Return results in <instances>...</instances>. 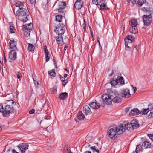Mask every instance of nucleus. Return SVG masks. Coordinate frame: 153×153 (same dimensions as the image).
Wrapping results in <instances>:
<instances>
[{"label": "nucleus", "instance_id": "20", "mask_svg": "<svg viewBox=\"0 0 153 153\" xmlns=\"http://www.w3.org/2000/svg\"><path fill=\"white\" fill-rule=\"evenodd\" d=\"M134 37L131 35H128L127 37L125 39V41L126 43H131L134 40Z\"/></svg>", "mask_w": 153, "mask_h": 153}, {"label": "nucleus", "instance_id": "30", "mask_svg": "<svg viewBox=\"0 0 153 153\" xmlns=\"http://www.w3.org/2000/svg\"><path fill=\"white\" fill-rule=\"evenodd\" d=\"M32 24L30 23L27 24H26L23 26L25 30H32Z\"/></svg>", "mask_w": 153, "mask_h": 153}, {"label": "nucleus", "instance_id": "28", "mask_svg": "<svg viewBox=\"0 0 153 153\" xmlns=\"http://www.w3.org/2000/svg\"><path fill=\"white\" fill-rule=\"evenodd\" d=\"M129 23L131 27H137V20L136 19H131V20L129 21Z\"/></svg>", "mask_w": 153, "mask_h": 153}, {"label": "nucleus", "instance_id": "45", "mask_svg": "<svg viewBox=\"0 0 153 153\" xmlns=\"http://www.w3.org/2000/svg\"><path fill=\"white\" fill-rule=\"evenodd\" d=\"M4 107L1 103H0V112H2L3 114Z\"/></svg>", "mask_w": 153, "mask_h": 153}, {"label": "nucleus", "instance_id": "8", "mask_svg": "<svg viewBox=\"0 0 153 153\" xmlns=\"http://www.w3.org/2000/svg\"><path fill=\"white\" fill-rule=\"evenodd\" d=\"M9 45L10 49L12 50H18L16 47L17 43L14 39L10 40Z\"/></svg>", "mask_w": 153, "mask_h": 153}, {"label": "nucleus", "instance_id": "43", "mask_svg": "<svg viewBox=\"0 0 153 153\" xmlns=\"http://www.w3.org/2000/svg\"><path fill=\"white\" fill-rule=\"evenodd\" d=\"M9 29L10 32L12 33H14L15 31V29L13 26H10L9 27Z\"/></svg>", "mask_w": 153, "mask_h": 153}, {"label": "nucleus", "instance_id": "37", "mask_svg": "<svg viewBox=\"0 0 153 153\" xmlns=\"http://www.w3.org/2000/svg\"><path fill=\"white\" fill-rule=\"evenodd\" d=\"M27 44L28 45V48L29 50L31 51H34V47L33 45L30 43H28Z\"/></svg>", "mask_w": 153, "mask_h": 153}, {"label": "nucleus", "instance_id": "51", "mask_svg": "<svg viewBox=\"0 0 153 153\" xmlns=\"http://www.w3.org/2000/svg\"><path fill=\"white\" fill-rule=\"evenodd\" d=\"M138 0H131V1H132V3L133 4H136L137 3Z\"/></svg>", "mask_w": 153, "mask_h": 153}, {"label": "nucleus", "instance_id": "59", "mask_svg": "<svg viewBox=\"0 0 153 153\" xmlns=\"http://www.w3.org/2000/svg\"><path fill=\"white\" fill-rule=\"evenodd\" d=\"M12 153H19L18 152H16L14 149H13L12 151Z\"/></svg>", "mask_w": 153, "mask_h": 153}, {"label": "nucleus", "instance_id": "33", "mask_svg": "<svg viewBox=\"0 0 153 153\" xmlns=\"http://www.w3.org/2000/svg\"><path fill=\"white\" fill-rule=\"evenodd\" d=\"M117 82L118 83L119 82L120 84H123L124 83V80L122 76H118L117 77Z\"/></svg>", "mask_w": 153, "mask_h": 153}, {"label": "nucleus", "instance_id": "41", "mask_svg": "<svg viewBox=\"0 0 153 153\" xmlns=\"http://www.w3.org/2000/svg\"><path fill=\"white\" fill-rule=\"evenodd\" d=\"M63 152L64 153H68L71 152L68 147H65L63 149Z\"/></svg>", "mask_w": 153, "mask_h": 153}, {"label": "nucleus", "instance_id": "5", "mask_svg": "<svg viewBox=\"0 0 153 153\" xmlns=\"http://www.w3.org/2000/svg\"><path fill=\"white\" fill-rule=\"evenodd\" d=\"M59 26L56 28L55 31L58 34L59 36H62L65 32L64 27L65 26V24H59Z\"/></svg>", "mask_w": 153, "mask_h": 153}, {"label": "nucleus", "instance_id": "55", "mask_svg": "<svg viewBox=\"0 0 153 153\" xmlns=\"http://www.w3.org/2000/svg\"><path fill=\"white\" fill-rule=\"evenodd\" d=\"M3 62H4V63L6 62V58L5 56V55H4V59H3Z\"/></svg>", "mask_w": 153, "mask_h": 153}, {"label": "nucleus", "instance_id": "31", "mask_svg": "<svg viewBox=\"0 0 153 153\" xmlns=\"http://www.w3.org/2000/svg\"><path fill=\"white\" fill-rule=\"evenodd\" d=\"M58 8L65 9L66 6V3L65 2L59 1L58 2Z\"/></svg>", "mask_w": 153, "mask_h": 153}, {"label": "nucleus", "instance_id": "23", "mask_svg": "<svg viewBox=\"0 0 153 153\" xmlns=\"http://www.w3.org/2000/svg\"><path fill=\"white\" fill-rule=\"evenodd\" d=\"M129 31L131 33L136 34L138 33V30L137 27H130L129 29Z\"/></svg>", "mask_w": 153, "mask_h": 153}, {"label": "nucleus", "instance_id": "39", "mask_svg": "<svg viewBox=\"0 0 153 153\" xmlns=\"http://www.w3.org/2000/svg\"><path fill=\"white\" fill-rule=\"evenodd\" d=\"M48 74L50 76L54 77L56 76V74L55 72V70L54 69H53L51 71H49L48 72Z\"/></svg>", "mask_w": 153, "mask_h": 153}, {"label": "nucleus", "instance_id": "36", "mask_svg": "<svg viewBox=\"0 0 153 153\" xmlns=\"http://www.w3.org/2000/svg\"><path fill=\"white\" fill-rule=\"evenodd\" d=\"M63 17L61 15H58L56 16V20L59 22H60L62 21Z\"/></svg>", "mask_w": 153, "mask_h": 153}, {"label": "nucleus", "instance_id": "44", "mask_svg": "<svg viewBox=\"0 0 153 153\" xmlns=\"http://www.w3.org/2000/svg\"><path fill=\"white\" fill-rule=\"evenodd\" d=\"M64 9H65L58 8V12L59 13H63L64 11Z\"/></svg>", "mask_w": 153, "mask_h": 153}, {"label": "nucleus", "instance_id": "4", "mask_svg": "<svg viewBox=\"0 0 153 153\" xmlns=\"http://www.w3.org/2000/svg\"><path fill=\"white\" fill-rule=\"evenodd\" d=\"M143 21L144 25L145 26H149L150 25L152 22V18L151 14L144 15L143 17Z\"/></svg>", "mask_w": 153, "mask_h": 153}, {"label": "nucleus", "instance_id": "35", "mask_svg": "<svg viewBox=\"0 0 153 153\" xmlns=\"http://www.w3.org/2000/svg\"><path fill=\"white\" fill-rule=\"evenodd\" d=\"M110 83L112 86H115L118 83L117 79H111Z\"/></svg>", "mask_w": 153, "mask_h": 153}, {"label": "nucleus", "instance_id": "17", "mask_svg": "<svg viewBox=\"0 0 153 153\" xmlns=\"http://www.w3.org/2000/svg\"><path fill=\"white\" fill-rule=\"evenodd\" d=\"M83 111L86 115H89L92 113L89 106L87 105L84 106L83 107Z\"/></svg>", "mask_w": 153, "mask_h": 153}, {"label": "nucleus", "instance_id": "62", "mask_svg": "<svg viewBox=\"0 0 153 153\" xmlns=\"http://www.w3.org/2000/svg\"><path fill=\"white\" fill-rule=\"evenodd\" d=\"M47 47L45 45L44 46V51H45V50H47Z\"/></svg>", "mask_w": 153, "mask_h": 153}, {"label": "nucleus", "instance_id": "11", "mask_svg": "<svg viewBox=\"0 0 153 153\" xmlns=\"http://www.w3.org/2000/svg\"><path fill=\"white\" fill-rule=\"evenodd\" d=\"M145 6L143 7L142 9L143 11H150V13H153V9L149 7V5L148 3L147 2H145L144 3Z\"/></svg>", "mask_w": 153, "mask_h": 153}, {"label": "nucleus", "instance_id": "27", "mask_svg": "<svg viewBox=\"0 0 153 153\" xmlns=\"http://www.w3.org/2000/svg\"><path fill=\"white\" fill-rule=\"evenodd\" d=\"M131 123L134 129L137 128L139 125L136 119L132 120Z\"/></svg>", "mask_w": 153, "mask_h": 153}, {"label": "nucleus", "instance_id": "61", "mask_svg": "<svg viewBox=\"0 0 153 153\" xmlns=\"http://www.w3.org/2000/svg\"><path fill=\"white\" fill-rule=\"evenodd\" d=\"M129 108H127L126 109V112H127L129 111Z\"/></svg>", "mask_w": 153, "mask_h": 153}, {"label": "nucleus", "instance_id": "10", "mask_svg": "<svg viewBox=\"0 0 153 153\" xmlns=\"http://www.w3.org/2000/svg\"><path fill=\"white\" fill-rule=\"evenodd\" d=\"M122 96L120 94H117L113 98L112 101L114 103H118L121 102Z\"/></svg>", "mask_w": 153, "mask_h": 153}, {"label": "nucleus", "instance_id": "52", "mask_svg": "<svg viewBox=\"0 0 153 153\" xmlns=\"http://www.w3.org/2000/svg\"><path fill=\"white\" fill-rule=\"evenodd\" d=\"M34 112L35 109H33L29 111V113L30 114H33Z\"/></svg>", "mask_w": 153, "mask_h": 153}, {"label": "nucleus", "instance_id": "40", "mask_svg": "<svg viewBox=\"0 0 153 153\" xmlns=\"http://www.w3.org/2000/svg\"><path fill=\"white\" fill-rule=\"evenodd\" d=\"M60 79L61 81L62 82V84L64 86H65L68 82V80L67 79H65L64 78L62 77H60Z\"/></svg>", "mask_w": 153, "mask_h": 153}, {"label": "nucleus", "instance_id": "14", "mask_svg": "<svg viewBox=\"0 0 153 153\" xmlns=\"http://www.w3.org/2000/svg\"><path fill=\"white\" fill-rule=\"evenodd\" d=\"M83 1L81 0H78L76 1L74 4L75 8L77 10L80 9L82 7Z\"/></svg>", "mask_w": 153, "mask_h": 153}, {"label": "nucleus", "instance_id": "22", "mask_svg": "<svg viewBox=\"0 0 153 153\" xmlns=\"http://www.w3.org/2000/svg\"><path fill=\"white\" fill-rule=\"evenodd\" d=\"M68 96V94L66 92L60 93L59 95V98L60 100H64L66 99Z\"/></svg>", "mask_w": 153, "mask_h": 153}, {"label": "nucleus", "instance_id": "6", "mask_svg": "<svg viewBox=\"0 0 153 153\" xmlns=\"http://www.w3.org/2000/svg\"><path fill=\"white\" fill-rule=\"evenodd\" d=\"M102 100L107 105H110L112 103V99L106 94H103L102 96Z\"/></svg>", "mask_w": 153, "mask_h": 153}, {"label": "nucleus", "instance_id": "18", "mask_svg": "<svg viewBox=\"0 0 153 153\" xmlns=\"http://www.w3.org/2000/svg\"><path fill=\"white\" fill-rule=\"evenodd\" d=\"M140 113V111L137 109H134L131 110L129 114L130 116H134L138 115Z\"/></svg>", "mask_w": 153, "mask_h": 153}, {"label": "nucleus", "instance_id": "19", "mask_svg": "<svg viewBox=\"0 0 153 153\" xmlns=\"http://www.w3.org/2000/svg\"><path fill=\"white\" fill-rule=\"evenodd\" d=\"M89 105L92 108L94 109H97L99 108L100 106V104L97 103L96 102H91L89 104Z\"/></svg>", "mask_w": 153, "mask_h": 153}, {"label": "nucleus", "instance_id": "47", "mask_svg": "<svg viewBox=\"0 0 153 153\" xmlns=\"http://www.w3.org/2000/svg\"><path fill=\"white\" fill-rule=\"evenodd\" d=\"M22 76V75L21 73L18 72V73L17 74V78L19 79V80H21L20 78Z\"/></svg>", "mask_w": 153, "mask_h": 153}, {"label": "nucleus", "instance_id": "58", "mask_svg": "<svg viewBox=\"0 0 153 153\" xmlns=\"http://www.w3.org/2000/svg\"><path fill=\"white\" fill-rule=\"evenodd\" d=\"M68 47V45H65L64 48V50L65 51H66V49Z\"/></svg>", "mask_w": 153, "mask_h": 153}, {"label": "nucleus", "instance_id": "29", "mask_svg": "<svg viewBox=\"0 0 153 153\" xmlns=\"http://www.w3.org/2000/svg\"><path fill=\"white\" fill-rule=\"evenodd\" d=\"M125 128H126L128 131H132L134 129L131 123H128L126 124L125 125Z\"/></svg>", "mask_w": 153, "mask_h": 153}, {"label": "nucleus", "instance_id": "38", "mask_svg": "<svg viewBox=\"0 0 153 153\" xmlns=\"http://www.w3.org/2000/svg\"><path fill=\"white\" fill-rule=\"evenodd\" d=\"M145 1L146 0H138L137 3V5L141 6L144 3L146 2Z\"/></svg>", "mask_w": 153, "mask_h": 153}, {"label": "nucleus", "instance_id": "13", "mask_svg": "<svg viewBox=\"0 0 153 153\" xmlns=\"http://www.w3.org/2000/svg\"><path fill=\"white\" fill-rule=\"evenodd\" d=\"M107 93L108 96L110 97L112 99L117 94V92L115 91H112L110 89H108L107 90Z\"/></svg>", "mask_w": 153, "mask_h": 153}, {"label": "nucleus", "instance_id": "25", "mask_svg": "<svg viewBox=\"0 0 153 153\" xmlns=\"http://www.w3.org/2000/svg\"><path fill=\"white\" fill-rule=\"evenodd\" d=\"M142 146L145 148H150L151 147V143L148 141H145L143 143Z\"/></svg>", "mask_w": 153, "mask_h": 153}, {"label": "nucleus", "instance_id": "54", "mask_svg": "<svg viewBox=\"0 0 153 153\" xmlns=\"http://www.w3.org/2000/svg\"><path fill=\"white\" fill-rule=\"evenodd\" d=\"M131 86L133 87V88L134 90L133 91H134V93H135L137 90V89L136 87H133V86L132 85H131Z\"/></svg>", "mask_w": 153, "mask_h": 153}, {"label": "nucleus", "instance_id": "50", "mask_svg": "<svg viewBox=\"0 0 153 153\" xmlns=\"http://www.w3.org/2000/svg\"><path fill=\"white\" fill-rule=\"evenodd\" d=\"M51 92L52 93L55 94L56 92V90L55 89L53 88L51 90Z\"/></svg>", "mask_w": 153, "mask_h": 153}, {"label": "nucleus", "instance_id": "46", "mask_svg": "<svg viewBox=\"0 0 153 153\" xmlns=\"http://www.w3.org/2000/svg\"><path fill=\"white\" fill-rule=\"evenodd\" d=\"M148 137L153 142V134H147Z\"/></svg>", "mask_w": 153, "mask_h": 153}, {"label": "nucleus", "instance_id": "42", "mask_svg": "<svg viewBox=\"0 0 153 153\" xmlns=\"http://www.w3.org/2000/svg\"><path fill=\"white\" fill-rule=\"evenodd\" d=\"M25 30V35L27 37H28L30 35V34L31 30Z\"/></svg>", "mask_w": 153, "mask_h": 153}, {"label": "nucleus", "instance_id": "56", "mask_svg": "<svg viewBox=\"0 0 153 153\" xmlns=\"http://www.w3.org/2000/svg\"><path fill=\"white\" fill-rule=\"evenodd\" d=\"M128 43H126V42H125V46L126 47L128 48H129V47L128 46Z\"/></svg>", "mask_w": 153, "mask_h": 153}, {"label": "nucleus", "instance_id": "32", "mask_svg": "<svg viewBox=\"0 0 153 153\" xmlns=\"http://www.w3.org/2000/svg\"><path fill=\"white\" fill-rule=\"evenodd\" d=\"M77 117L78 119L80 120H82L85 118V115L81 111H79L77 114Z\"/></svg>", "mask_w": 153, "mask_h": 153}, {"label": "nucleus", "instance_id": "7", "mask_svg": "<svg viewBox=\"0 0 153 153\" xmlns=\"http://www.w3.org/2000/svg\"><path fill=\"white\" fill-rule=\"evenodd\" d=\"M114 127H115L116 132L117 134H121L125 131V124H122L117 127L115 126H114Z\"/></svg>", "mask_w": 153, "mask_h": 153}, {"label": "nucleus", "instance_id": "15", "mask_svg": "<svg viewBox=\"0 0 153 153\" xmlns=\"http://www.w3.org/2000/svg\"><path fill=\"white\" fill-rule=\"evenodd\" d=\"M99 6L101 10H104L106 9H108L105 0L102 1Z\"/></svg>", "mask_w": 153, "mask_h": 153}, {"label": "nucleus", "instance_id": "60", "mask_svg": "<svg viewBox=\"0 0 153 153\" xmlns=\"http://www.w3.org/2000/svg\"><path fill=\"white\" fill-rule=\"evenodd\" d=\"M48 127H47L44 130V131H48V132L49 131L48 130Z\"/></svg>", "mask_w": 153, "mask_h": 153}, {"label": "nucleus", "instance_id": "12", "mask_svg": "<svg viewBox=\"0 0 153 153\" xmlns=\"http://www.w3.org/2000/svg\"><path fill=\"white\" fill-rule=\"evenodd\" d=\"M121 93L123 95V97L125 98H129L131 96L129 90L127 88L122 90Z\"/></svg>", "mask_w": 153, "mask_h": 153}, {"label": "nucleus", "instance_id": "64", "mask_svg": "<svg viewBox=\"0 0 153 153\" xmlns=\"http://www.w3.org/2000/svg\"><path fill=\"white\" fill-rule=\"evenodd\" d=\"M67 74H65L64 75V78H65L67 77Z\"/></svg>", "mask_w": 153, "mask_h": 153}, {"label": "nucleus", "instance_id": "21", "mask_svg": "<svg viewBox=\"0 0 153 153\" xmlns=\"http://www.w3.org/2000/svg\"><path fill=\"white\" fill-rule=\"evenodd\" d=\"M57 42L59 45H62L64 44L63 37L62 36H59L56 37Z\"/></svg>", "mask_w": 153, "mask_h": 153}, {"label": "nucleus", "instance_id": "26", "mask_svg": "<svg viewBox=\"0 0 153 153\" xmlns=\"http://www.w3.org/2000/svg\"><path fill=\"white\" fill-rule=\"evenodd\" d=\"M96 146H91L90 147V148L92 150L93 153H98L99 152V150H98L97 147L98 146V143H96Z\"/></svg>", "mask_w": 153, "mask_h": 153}, {"label": "nucleus", "instance_id": "16", "mask_svg": "<svg viewBox=\"0 0 153 153\" xmlns=\"http://www.w3.org/2000/svg\"><path fill=\"white\" fill-rule=\"evenodd\" d=\"M17 147L19 148L22 153L25 152V150L28 148V145L26 144H19L17 146Z\"/></svg>", "mask_w": 153, "mask_h": 153}, {"label": "nucleus", "instance_id": "24", "mask_svg": "<svg viewBox=\"0 0 153 153\" xmlns=\"http://www.w3.org/2000/svg\"><path fill=\"white\" fill-rule=\"evenodd\" d=\"M15 6L19 8V10H22V9H25L24 8V7L23 3L21 2L18 1L15 3Z\"/></svg>", "mask_w": 153, "mask_h": 153}, {"label": "nucleus", "instance_id": "1", "mask_svg": "<svg viewBox=\"0 0 153 153\" xmlns=\"http://www.w3.org/2000/svg\"><path fill=\"white\" fill-rule=\"evenodd\" d=\"M28 14V12L26 9L18 10L16 13V16L18 19L24 22L28 20L27 18Z\"/></svg>", "mask_w": 153, "mask_h": 153}, {"label": "nucleus", "instance_id": "48", "mask_svg": "<svg viewBox=\"0 0 153 153\" xmlns=\"http://www.w3.org/2000/svg\"><path fill=\"white\" fill-rule=\"evenodd\" d=\"M141 148V146L139 145H138L136 148V150L137 152L140 151Z\"/></svg>", "mask_w": 153, "mask_h": 153}, {"label": "nucleus", "instance_id": "9", "mask_svg": "<svg viewBox=\"0 0 153 153\" xmlns=\"http://www.w3.org/2000/svg\"><path fill=\"white\" fill-rule=\"evenodd\" d=\"M18 50H12L9 53V57L10 59L14 60L16 59V51Z\"/></svg>", "mask_w": 153, "mask_h": 153}, {"label": "nucleus", "instance_id": "3", "mask_svg": "<svg viewBox=\"0 0 153 153\" xmlns=\"http://www.w3.org/2000/svg\"><path fill=\"white\" fill-rule=\"evenodd\" d=\"M13 110V106L12 105H7L4 107L3 114L4 116H6L12 113Z\"/></svg>", "mask_w": 153, "mask_h": 153}, {"label": "nucleus", "instance_id": "63", "mask_svg": "<svg viewBox=\"0 0 153 153\" xmlns=\"http://www.w3.org/2000/svg\"><path fill=\"white\" fill-rule=\"evenodd\" d=\"M35 85L36 86H38L39 84V83H38V82H36L35 83Z\"/></svg>", "mask_w": 153, "mask_h": 153}, {"label": "nucleus", "instance_id": "2", "mask_svg": "<svg viewBox=\"0 0 153 153\" xmlns=\"http://www.w3.org/2000/svg\"><path fill=\"white\" fill-rule=\"evenodd\" d=\"M117 133L115 127L110 126L109 128V130L107 132L108 136L112 139L115 140L117 138Z\"/></svg>", "mask_w": 153, "mask_h": 153}, {"label": "nucleus", "instance_id": "49", "mask_svg": "<svg viewBox=\"0 0 153 153\" xmlns=\"http://www.w3.org/2000/svg\"><path fill=\"white\" fill-rule=\"evenodd\" d=\"M48 54H46L45 55V60L47 62L49 60V57Z\"/></svg>", "mask_w": 153, "mask_h": 153}, {"label": "nucleus", "instance_id": "57", "mask_svg": "<svg viewBox=\"0 0 153 153\" xmlns=\"http://www.w3.org/2000/svg\"><path fill=\"white\" fill-rule=\"evenodd\" d=\"M45 55L46 54H49V52L48 50L47 49L46 50L44 51Z\"/></svg>", "mask_w": 153, "mask_h": 153}, {"label": "nucleus", "instance_id": "34", "mask_svg": "<svg viewBox=\"0 0 153 153\" xmlns=\"http://www.w3.org/2000/svg\"><path fill=\"white\" fill-rule=\"evenodd\" d=\"M149 108L147 109H142L141 110L140 112V113L142 115H146L147 114L149 111Z\"/></svg>", "mask_w": 153, "mask_h": 153}, {"label": "nucleus", "instance_id": "53", "mask_svg": "<svg viewBox=\"0 0 153 153\" xmlns=\"http://www.w3.org/2000/svg\"><path fill=\"white\" fill-rule=\"evenodd\" d=\"M30 3L32 4H34L35 2V0H29Z\"/></svg>", "mask_w": 153, "mask_h": 153}]
</instances>
